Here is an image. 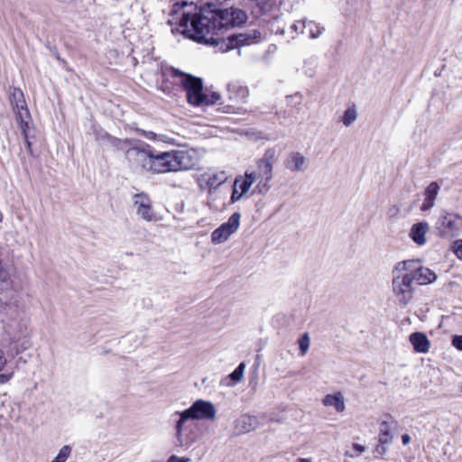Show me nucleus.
I'll list each match as a JSON object with an SVG mask.
<instances>
[{
	"label": "nucleus",
	"instance_id": "f257e3e1",
	"mask_svg": "<svg viewBox=\"0 0 462 462\" xmlns=\"http://www.w3.org/2000/svg\"><path fill=\"white\" fill-rule=\"evenodd\" d=\"M212 6L201 7L193 2L182 1L174 3L171 12L172 16H177L180 32L186 37L198 42L217 44V39L214 36L244 23L246 14L239 9H213Z\"/></svg>",
	"mask_w": 462,
	"mask_h": 462
},
{
	"label": "nucleus",
	"instance_id": "f03ea898",
	"mask_svg": "<svg viewBox=\"0 0 462 462\" xmlns=\"http://www.w3.org/2000/svg\"><path fill=\"white\" fill-rule=\"evenodd\" d=\"M199 162V152L194 149L162 152H155L153 150L152 173L162 174L188 171L195 167Z\"/></svg>",
	"mask_w": 462,
	"mask_h": 462
},
{
	"label": "nucleus",
	"instance_id": "7ed1b4c3",
	"mask_svg": "<svg viewBox=\"0 0 462 462\" xmlns=\"http://www.w3.org/2000/svg\"><path fill=\"white\" fill-rule=\"evenodd\" d=\"M171 76L179 78V84L186 92L187 101L193 106L213 105L220 99V95L217 92L204 93L203 81L200 78L187 74L178 69H171Z\"/></svg>",
	"mask_w": 462,
	"mask_h": 462
},
{
	"label": "nucleus",
	"instance_id": "20e7f679",
	"mask_svg": "<svg viewBox=\"0 0 462 462\" xmlns=\"http://www.w3.org/2000/svg\"><path fill=\"white\" fill-rule=\"evenodd\" d=\"M396 270L399 273L405 272L412 277V282L420 285L432 283L437 279V274L430 269L422 266L419 260H408L399 263Z\"/></svg>",
	"mask_w": 462,
	"mask_h": 462
},
{
	"label": "nucleus",
	"instance_id": "39448f33",
	"mask_svg": "<svg viewBox=\"0 0 462 462\" xmlns=\"http://www.w3.org/2000/svg\"><path fill=\"white\" fill-rule=\"evenodd\" d=\"M216 415L215 405L209 401L200 399L194 402L189 408L182 411H175L172 416H180L188 421L189 420H213Z\"/></svg>",
	"mask_w": 462,
	"mask_h": 462
},
{
	"label": "nucleus",
	"instance_id": "423d86ee",
	"mask_svg": "<svg viewBox=\"0 0 462 462\" xmlns=\"http://www.w3.org/2000/svg\"><path fill=\"white\" fill-rule=\"evenodd\" d=\"M147 147H130L125 151V159L134 171L152 173L153 149L149 145Z\"/></svg>",
	"mask_w": 462,
	"mask_h": 462
},
{
	"label": "nucleus",
	"instance_id": "0eeeda50",
	"mask_svg": "<svg viewBox=\"0 0 462 462\" xmlns=\"http://www.w3.org/2000/svg\"><path fill=\"white\" fill-rule=\"evenodd\" d=\"M9 101L15 115L16 122L20 126L26 128L28 123H32V119L23 91L18 88H10Z\"/></svg>",
	"mask_w": 462,
	"mask_h": 462
},
{
	"label": "nucleus",
	"instance_id": "6e6552de",
	"mask_svg": "<svg viewBox=\"0 0 462 462\" xmlns=\"http://www.w3.org/2000/svg\"><path fill=\"white\" fill-rule=\"evenodd\" d=\"M393 290L398 302L403 306L407 305L413 297L412 277L405 272L395 275Z\"/></svg>",
	"mask_w": 462,
	"mask_h": 462
},
{
	"label": "nucleus",
	"instance_id": "1a4fd4ad",
	"mask_svg": "<svg viewBox=\"0 0 462 462\" xmlns=\"http://www.w3.org/2000/svg\"><path fill=\"white\" fill-rule=\"evenodd\" d=\"M241 214L235 212L228 220L215 229L211 234V243L220 245L226 242L235 234L240 226Z\"/></svg>",
	"mask_w": 462,
	"mask_h": 462
},
{
	"label": "nucleus",
	"instance_id": "9d476101",
	"mask_svg": "<svg viewBox=\"0 0 462 462\" xmlns=\"http://www.w3.org/2000/svg\"><path fill=\"white\" fill-rule=\"evenodd\" d=\"M436 228L442 237H453L462 229V218L456 214L443 213L436 223Z\"/></svg>",
	"mask_w": 462,
	"mask_h": 462
},
{
	"label": "nucleus",
	"instance_id": "9b49d317",
	"mask_svg": "<svg viewBox=\"0 0 462 462\" xmlns=\"http://www.w3.org/2000/svg\"><path fill=\"white\" fill-rule=\"evenodd\" d=\"M179 419L175 421V446L178 448L188 449L198 440V434L186 425L187 420L178 416Z\"/></svg>",
	"mask_w": 462,
	"mask_h": 462
},
{
	"label": "nucleus",
	"instance_id": "f8f14e48",
	"mask_svg": "<svg viewBox=\"0 0 462 462\" xmlns=\"http://www.w3.org/2000/svg\"><path fill=\"white\" fill-rule=\"evenodd\" d=\"M136 215L146 222H156L159 217L152 208L150 197L143 193L134 194L132 198Z\"/></svg>",
	"mask_w": 462,
	"mask_h": 462
},
{
	"label": "nucleus",
	"instance_id": "ddd939ff",
	"mask_svg": "<svg viewBox=\"0 0 462 462\" xmlns=\"http://www.w3.org/2000/svg\"><path fill=\"white\" fill-rule=\"evenodd\" d=\"M275 157V149L268 148L267 150H265L263 157L256 162L258 173L260 177L266 182H269L273 179V171Z\"/></svg>",
	"mask_w": 462,
	"mask_h": 462
},
{
	"label": "nucleus",
	"instance_id": "4468645a",
	"mask_svg": "<svg viewBox=\"0 0 462 462\" xmlns=\"http://www.w3.org/2000/svg\"><path fill=\"white\" fill-rule=\"evenodd\" d=\"M396 428V422L393 418L385 414L381 418L379 427V441L382 444H389L393 438V431Z\"/></svg>",
	"mask_w": 462,
	"mask_h": 462
},
{
	"label": "nucleus",
	"instance_id": "2eb2a0df",
	"mask_svg": "<svg viewBox=\"0 0 462 462\" xmlns=\"http://www.w3.org/2000/svg\"><path fill=\"white\" fill-rule=\"evenodd\" d=\"M307 158L300 152H291L284 161V166L292 172H302L307 169Z\"/></svg>",
	"mask_w": 462,
	"mask_h": 462
},
{
	"label": "nucleus",
	"instance_id": "dca6fc26",
	"mask_svg": "<svg viewBox=\"0 0 462 462\" xmlns=\"http://www.w3.org/2000/svg\"><path fill=\"white\" fill-rule=\"evenodd\" d=\"M259 426V420L257 417L244 414L235 422V430L238 434H245L254 430Z\"/></svg>",
	"mask_w": 462,
	"mask_h": 462
},
{
	"label": "nucleus",
	"instance_id": "f3484780",
	"mask_svg": "<svg viewBox=\"0 0 462 462\" xmlns=\"http://www.w3.org/2000/svg\"><path fill=\"white\" fill-rule=\"evenodd\" d=\"M321 402L325 407H333L337 413L346 410L345 398L341 392L326 394Z\"/></svg>",
	"mask_w": 462,
	"mask_h": 462
},
{
	"label": "nucleus",
	"instance_id": "a211bd4d",
	"mask_svg": "<svg viewBox=\"0 0 462 462\" xmlns=\"http://www.w3.org/2000/svg\"><path fill=\"white\" fill-rule=\"evenodd\" d=\"M410 342L414 350L418 353H427L430 349V340L427 336L421 332H414L411 334Z\"/></svg>",
	"mask_w": 462,
	"mask_h": 462
},
{
	"label": "nucleus",
	"instance_id": "6ab92c4d",
	"mask_svg": "<svg viewBox=\"0 0 462 462\" xmlns=\"http://www.w3.org/2000/svg\"><path fill=\"white\" fill-rule=\"evenodd\" d=\"M227 177L225 171L206 172L201 176L209 189H216L218 186L226 180Z\"/></svg>",
	"mask_w": 462,
	"mask_h": 462
},
{
	"label": "nucleus",
	"instance_id": "aec40b11",
	"mask_svg": "<svg viewBox=\"0 0 462 462\" xmlns=\"http://www.w3.org/2000/svg\"><path fill=\"white\" fill-rule=\"evenodd\" d=\"M439 191V186L437 182L430 183V185L427 187L425 190V199L420 208L422 211H427L433 208Z\"/></svg>",
	"mask_w": 462,
	"mask_h": 462
},
{
	"label": "nucleus",
	"instance_id": "412c9836",
	"mask_svg": "<svg viewBox=\"0 0 462 462\" xmlns=\"http://www.w3.org/2000/svg\"><path fill=\"white\" fill-rule=\"evenodd\" d=\"M428 231L429 225L426 222H420L412 226L410 236L417 245H421L426 243V234Z\"/></svg>",
	"mask_w": 462,
	"mask_h": 462
},
{
	"label": "nucleus",
	"instance_id": "4be33fe9",
	"mask_svg": "<svg viewBox=\"0 0 462 462\" xmlns=\"http://www.w3.org/2000/svg\"><path fill=\"white\" fill-rule=\"evenodd\" d=\"M229 98L234 101H244L248 96L247 88L237 82H232L227 85Z\"/></svg>",
	"mask_w": 462,
	"mask_h": 462
},
{
	"label": "nucleus",
	"instance_id": "5701e85b",
	"mask_svg": "<svg viewBox=\"0 0 462 462\" xmlns=\"http://www.w3.org/2000/svg\"><path fill=\"white\" fill-rule=\"evenodd\" d=\"M255 172H245L244 178H236L234 184L239 188L241 193H247L252 185L256 181Z\"/></svg>",
	"mask_w": 462,
	"mask_h": 462
},
{
	"label": "nucleus",
	"instance_id": "b1692460",
	"mask_svg": "<svg viewBox=\"0 0 462 462\" xmlns=\"http://www.w3.org/2000/svg\"><path fill=\"white\" fill-rule=\"evenodd\" d=\"M14 376V371L7 366V359L0 349V384L8 383Z\"/></svg>",
	"mask_w": 462,
	"mask_h": 462
},
{
	"label": "nucleus",
	"instance_id": "393cba45",
	"mask_svg": "<svg viewBox=\"0 0 462 462\" xmlns=\"http://www.w3.org/2000/svg\"><path fill=\"white\" fill-rule=\"evenodd\" d=\"M261 38V33L256 30L240 33L236 37V43L240 45H249L257 42Z\"/></svg>",
	"mask_w": 462,
	"mask_h": 462
},
{
	"label": "nucleus",
	"instance_id": "a878e982",
	"mask_svg": "<svg viewBox=\"0 0 462 462\" xmlns=\"http://www.w3.org/2000/svg\"><path fill=\"white\" fill-rule=\"evenodd\" d=\"M357 110L355 105L349 106L343 113L340 122L346 127L350 126L357 118Z\"/></svg>",
	"mask_w": 462,
	"mask_h": 462
},
{
	"label": "nucleus",
	"instance_id": "bb28decb",
	"mask_svg": "<svg viewBox=\"0 0 462 462\" xmlns=\"http://www.w3.org/2000/svg\"><path fill=\"white\" fill-rule=\"evenodd\" d=\"M304 25H305V33L309 36L310 39H316L318 38L323 32V27H320L319 24L312 21H305L304 20Z\"/></svg>",
	"mask_w": 462,
	"mask_h": 462
},
{
	"label": "nucleus",
	"instance_id": "cd10ccee",
	"mask_svg": "<svg viewBox=\"0 0 462 462\" xmlns=\"http://www.w3.org/2000/svg\"><path fill=\"white\" fill-rule=\"evenodd\" d=\"M302 102L303 97L299 93H296L287 97L288 106H291L298 112L301 110Z\"/></svg>",
	"mask_w": 462,
	"mask_h": 462
},
{
	"label": "nucleus",
	"instance_id": "c85d7f7f",
	"mask_svg": "<svg viewBox=\"0 0 462 462\" xmlns=\"http://www.w3.org/2000/svg\"><path fill=\"white\" fill-rule=\"evenodd\" d=\"M300 356H305L310 348V339L308 333H304L298 340Z\"/></svg>",
	"mask_w": 462,
	"mask_h": 462
},
{
	"label": "nucleus",
	"instance_id": "c756f323",
	"mask_svg": "<svg viewBox=\"0 0 462 462\" xmlns=\"http://www.w3.org/2000/svg\"><path fill=\"white\" fill-rule=\"evenodd\" d=\"M290 30H291V39H294L297 35L299 34H304L306 32H305V25H304V20H300V21H296L295 23H293L291 27H290Z\"/></svg>",
	"mask_w": 462,
	"mask_h": 462
},
{
	"label": "nucleus",
	"instance_id": "7c9ffc66",
	"mask_svg": "<svg viewBox=\"0 0 462 462\" xmlns=\"http://www.w3.org/2000/svg\"><path fill=\"white\" fill-rule=\"evenodd\" d=\"M70 453H71L70 446L65 445L60 449V451H59L58 455L56 456V457L54 458V460L56 462H65L70 456Z\"/></svg>",
	"mask_w": 462,
	"mask_h": 462
},
{
	"label": "nucleus",
	"instance_id": "2f4dec72",
	"mask_svg": "<svg viewBox=\"0 0 462 462\" xmlns=\"http://www.w3.org/2000/svg\"><path fill=\"white\" fill-rule=\"evenodd\" d=\"M365 450V446H363L361 444L355 443V444H353L352 448L350 450H346L345 452V456L350 457H357V456L361 455Z\"/></svg>",
	"mask_w": 462,
	"mask_h": 462
},
{
	"label": "nucleus",
	"instance_id": "473e14b6",
	"mask_svg": "<svg viewBox=\"0 0 462 462\" xmlns=\"http://www.w3.org/2000/svg\"><path fill=\"white\" fill-rule=\"evenodd\" d=\"M2 254H3V246L0 245V281L1 282H6L10 275L7 268L3 263L2 260Z\"/></svg>",
	"mask_w": 462,
	"mask_h": 462
},
{
	"label": "nucleus",
	"instance_id": "72a5a7b5",
	"mask_svg": "<svg viewBox=\"0 0 462 462\" xmlns=\"http://www.w3.org/2000/svg\"><path fill=\"white\" fill-rule=\"evenodd\" d=\"M245 364L241 363L231 374L230 378L234 382H239L243 378Z\"/></svg>",
	"mask_w": 462,
	"mask_h": 462
},
{
	"label": "nucleus",
	"instance_id": "f704fd0d",
	"mask_svg": "<svg viewBox=\"0 0 462 462\" xmlns=\"http://www.w3.org/2000/svg\"><path fill=\"white\" fill-rule=\"evenodd\" d=\"M21 128V131H22V134L23 135V138H24V141H25V144L28 148L29 151H31V146H32V143L30 142V134H29V131H30V128H31V123H28V126L25 128V127H23V126H20Z\"/></svg>",
	"mask_w": 462,
	"mask_h": 462
},
{
	"label": "nucleus",
	"instance_id": "c9c22d12",
	"mask_svg": "<svg viewBox=\"0 0 462 462\" xmlns=\"http://www.w3.org/2000/svg\"><path fill=\"white\" fill-rule=\"evenodd\" d=\"M453 251L457 258L462 260V239L456 240L453 244Z\"/></svg>",
	"mask_w": 462,
	"mask_h": 462
},
{
	"label": "nucleus",
	"instance_id": "e433bc0d",
	"mask_svg": "<svg viewBox=\"0 0 462 462\" xmlns=\"http://www.w3.org/2000/svg\"><path fill=\"white\" fill-rule=\"evenodd\" d=\"M244 195H245L244 193H241L239 188L234 184L233 185V192L231 195V201L233 203H235V202L238 201L239 199H241Z\"/></svg>",
	"mask_w": 462,
	"mask_h": 462
},
{
	"label": "nucleus",
	"instance_id": "4c0bfd02",
	"mask_svg": "<svg viewBox=\"0 0 462 462\" xmlns=\"http://www.w3.org/2000/svg\"><path fill=\"white\" fill-rule=\"evenodd\" d=\"M452 346L457 350L462 351V335L453 336Z\"/></svg>",
	"mask_w": 462,
	"mask_h": 462
},
{
	"label": "nucleus",
	"instance_id": "58836bf2",
	"mask_svg": "<svg viewBox=\"0 0 462 462\" xmlns=\"http://www.w3.org/2000/svg\"><path fill=\"white\" fill-rule=\"evenodd\" d=\"M191 459L186 457H178L176 455H171L169 457L166 462H190Z\"/></svg>",
	"mask_w": 462,
	"mask_h": 462
},
{
	"label": "nucleus",
	"instance_id": "ea45409f",
	"mask_svg": "<svg viewBox=\"0 0 462 462\" xmlns=\"http://www.w3.org/2000/svg\"><path fill=\"white\" fill-rule=\"evenodd\" d=\"M258 190L259 193H265L268 191L269 189V185H268V182H266L264 180V182L263 184L259 183L256 187H255V190Z\"/></svg>",
	"mask_w": 462,
	"mask_h": 462
},
{
	"label": "nucleus",
	"instance_id": "a19ab883",
	"mask_svg": "<svg viewBox=\"0 0 462 462\" xmlns=\"http://www.w3.org/2000/svg\"><path fill=\"white\" fill-rule=\"evenodd\" d=\"M402 441L403 445H407L411 441V437L408 434H403L402 436Z\"/></svg>",
	"mask_w": 462,
	"mask_h": 462
},
{
	"label": "nucleus",
	"instance_id": "79ce46f5",
	"mask_svg": "<svg viewBox=\"0 0 462 462\" xmlns=\"http://www.w3.org/2000/svg\"><path fill=\"white\" fill-rule=\"evenodd\" d=\"M142 133H143V134L146 138H148V139H153V138H154V136H155V134H154V133H152V132H145V131H143Z\"/></svg>",
	"mask_w": 462,
	"mask_h": 462
},
{
	"label": "nucleus",
	"instance_id": "37998d69",
	"mask_svg": "<svg viewBox=\"0 0 462 462\" xmlns=\"http://www.w3.org/2000/svg\"><path fill=\"white\" fill-rule=\"evenodd\" d=\"M385 452H386V448H385V447H382V448H380L377 447V453H379V454H382V455H383V454H385Z\"/></svg>",
	"mask_w": 462,
	"mask_h": 462
},
{
	"label": "nucleus",
	"instance_id": "c03bdc74",
	"mask_svg": "<svg viewBox=\"0 0 462 462\" xmlns=\"http://www.w3.org/2000/svg\"><path fill=\"white\" fill-rule=\"evenodd\" d=\"M114 141H115V143L116 142V143H120V144H121V143H129V140H128V139H125V140H124V141H121V140H118V139H115Z\"/></svg>",
	"mask_w": 462,
	"mask_h": 462
},
{
	"label": "nucleus",
	"instance_id": "a18cd8bd",
	"mask_svg": "<svg viewBox=\"0 0 462 462\" xmlns=\"http://www.w3.org/2000/svg\"><path fill=\"white\" fill-rule=\"evenodd\" d=\"M300 462H311L310 458H300Z\"/></svg>",
	"mask_w": 462,
	"mask_h": 462
}]
</instances>
